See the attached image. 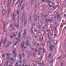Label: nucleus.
Instances as JSON below:
<instances>
[{
  "mask_svg": "<svg viewBox=\"0 0 66 66\" xmlns=\"http://www.w3.org/2000/svg\"><path fill=\"white\" fill-rule=\"evenodd\" d=\"M37 7V6L36 5L35 7V8H36V9Z\"/></svg>",
  "mask_w": 66,
  "mask_h": 66,
  "instance_id": "56",
  "label": "nucleus"
},
{
  "mask_svg": "<svg viewBox=\"0 0 66 66\" xmlns=\"http://www.w3.org/2000/svg\"><path fill=\"white\" fill-rule=\"evenodd\" d=\"M42 49V47H40L39 48V50H41Z\"/></svg>",
  "mask_w": 66,
  "mask_h": 66,
  "instance_id": "52",
  "label": "nucleus"
},
{
  "mask_svg": "<svg viewBox=\"0 0 66 66\" xmlns=\"http://www.w3.org/2000/svg\"><path fill=\"white\" fill-rule=\"evenodd\" d=\"M13 62H12V61H11V62H10V63H11V64H13Z\"/></svg>",
  "mask_w": 66,
  "mask_h": 66,
  "instance_id": "53",
  "label": "nucleus"
},
{
  "mask_svg": "<svg viewBox=\"0 0 66 66\" xmlns=\"http://www.w3.org/2000/svg\"><path fill=\"white\" fill-rule=\"evenodd\" d=\"M16 14H19V10H17V11L16 10L15 11L14 13V15H15Z\"/></svg>",
  "mask_w": 66,
  "mask_h": 66,
  "instance_id": "2",
  "label": "nucleus"
},
{
  "mask_svg": "<svg viewBox=\"0 0 66 66\" xmlns=\"http://www.w3.org/2000/svg\"><path fill=\"white\" fill-rule=\"evenodd\" d=\"M45 29V28L44 27H43V29Z\"/></svg>",
  "mask_w": 66,
  "mask_h": 66,
  "instance_id": "59",
  "label": "nucleus"
},
{
  "mask_svg": "<svg viewBox=\"0 0 66 66\" xmlns=\"http://www.w3.org/2000/svg\"><path fill=\"white\" fill-rule=\"evenodd\" d=\"M24 4H23L22 6V7H21V10H23V8H24Z\"/></svg>",
  "mask_w": 66,
  "mask_h": 66,
  "instance_id": "11",
  "label": "nucleus"
},
{
  "mask_svg": "<svg viewBox=\"0 0 66 66\" xmlns=\"http://www.w3.org/2000/svg\"><path fill=\"white\" fill-rule=\"evenodd\" d=\"M46 31H47L48 33H50V30H46Z\"/></svg>",
  "mask_w": 66,
  "mask_h": 66,
  "instance_id": "21",
  "label": "nucleus"
},
{
  "mask_svg": "<svg viewBox=\"0 0 66 66\" xmlns=\"http://www.w3.org/2000/svg\"><path fill=\"white\" fill-rule=\"evenodd\" d=\"M21 16L20 15L18 16V19L19 20H20L21 19Z\"/></svg>",
  "mask_w": 66,
  "mask_h": 66,
  "instance_id": "12",
  "label": "nucleus"
},
{
  "mask_svg": "<svg viewBox=\"0 0 66 66\" xmlns=\"http://www.w3.org/2000/svg\"><path fill=\"white\" fill-rule=\"evenodd\" d=\"M13 36H16V35H15V34H14L13 35Z\"/></svg>",
  "mask_w": 66,
  "mask_h": 66,
  "instance_id": "60",
  "label": "nucleus"
},
{
  "mask_svg": "<svg viewBox=\"0 0 66 66\" xmlns=\"http://www.w3.org/2000/svg\"><path fill=\"white\" fill-rule=\"evenodd\" d=\"M5 57V54H3V57Z\"/></svg>",
  "mask_w": 66,
  "mask_h": 66,
  "instance_id": "40",
  "label": "nucleus"
},
{
  "mask_svg": "<svg viewBox=\"0 0 66 66\" xmlns=\"http://www.w3.org/2000/svg\"><path fill=\"white\" fill-rule=\"evenodd\" d=\"M7 7L9 6V3H8L7 5Z\"/></svg>",
  "mask_w": 66,
  "mask_h": 66,
  "instance_id": "51",
  "label": "nucleus"
},
{
  "mask_svg": "<svg viewBox=\"0 0 66 66\" xmlns=\"http://www.w3.org/2000/svg\"><path fill=\"white\" fill-rule=\"evenodd\" d=\"M24 23L25 24H27V19H25V21H24Z\"/></svg>",
  "mask_w": 66,
  "mask_h": 66,
  "instance_id": "10",
  "label": "nucleus"
},
{
  "mask_svg": "<svg viewBox=\"0 0 66 66\" xmlns=\"http://www.w3.org/2000/svg\"><path fill=\"white\" fill-rule=\"evenodd\" d=\"M33 45L34 46H35V45H36V42H34Z\"/></svg>",
  "mask_w": 66,
  "mask_h": 66,
  "instance_id": "32",
  "label": "nucleus"
},
{
  "mask_svg": "<svg viewBox=\"0 0 66 66\" xmlns=\"http://www.w3.org/2000/svg\"><path fill=\"white\" fill-rule=\"evenodd\" d=\"M47 20L49 21V22H50V21H53V20L52 19L51 20H49L48 19H47Z\"/></svg>",
  "mask_w": 66,
  "mask_h": 66,
  "instance_id": "20",
  "label": "nucleus"
},
{
  "mask_svg": "<svg viewBox=\"0 0 66 66\" xmlns=\"http://www.w3.org/2000/svg\"><path fill=\"white\" fill-rule=\"evenodd\" d=\"M10 44H11V42L10 41L8 42V45H10Z\"/></svg>",
  "mask_w": 66,
  "mask_h": 66,
  "instance_id": "30",
  "label": "nucleus"
},
{
  "mask_svg": "<svg viewBox=\"0 0 66 66\" xmlns=\"http://www.w3.org/2000/svg\"><path fill=\"white\" fill-rule=\"evenodd\" d=\"M51 54H50V55L48 56L49 57H51Z\"/></svg>",
  "mask_w": 66,
  "mask_h": 66,
  "instance_id": "37",
  "label": "nucleus"
},
{
  "mask_svg": "<svg viewBox=\"0 0 66 66\" xmlns=\"http://www.w3.org/2000/svg\"><path fill=\"white\" fill-rule=\"evenodd\" d=\"M57 20H59L60 19V15L58 14V16H57Z\"/></svg>",
  "mask_w": 66,
  "mask_h": 66,
  "instance_id": "13",
  "label": "nucleus"
},
{
  "mask_svg": "<svg viewBox=\"0 0 66 66\" xmlns=\"http://www.w3.org/2000/svg\"><path fill=\"white\" fill-rule=\"evenodd\" d=\"M38 19H39V16H38Z\"/></svg>",
  "mask_w": 66,
  "mask_h": 66,
  "instance_id": "64",
  "label": "nucleus"
},
{
  "mask_svg": "<svg viewBox=\"0 0 66 66\" xmlns=\"http://www.w3.org/2000/svg\"><path fill=\"white\" fill-rule=\"evenodd\" d=\"M60 57H57V60H60Z\"/></svg>",
  "mask_w": 66,
  "mask_h": 66,
  "instance_id": "38",
  "label": "nucleus"
},
{
  "mask_svg": "<svg viewBox=\"0 0 66 66\" xmlns=\"http://www.w3.org/2000/svg\"><path fill=\"white\" fill-rule=\"evenodd\" d=\"M22 48H23L24 49H27V47L26 46H22Z\"/></svg>",
  "mask_w": 66,
  "mask_h": 66,
  "instance_id": "24",
  "label": "nucleus"
},
{
  "mask_svg": "<svg viewBox=\"0 0 66 66\" xmlns=\"http://www.w3.org/2000/svg\"><path fill=\"white\" fill-rule=\"evenodd\" d=\"M22 17L25 18V12L24 11H23L22 13Z\"/></svg>",
  "mask_w": 66,
  "mask_h": 66,
  "instance_id": "8",
  "label": "nucleus"
},
{
  "mask_svg": "<svg viewBox=\"0 0 66 66\" xmlns=\"http://www.w3.org/2000/svg\"><path fill=\"white\" fill-rule=\"evenodd\" d=\"M7 58L8 59H9V57H9V56H7Z\"/></svg>",
  "mask_w": 66,
  "mask_h": 66,
  "instance_id": "55",
  "label": "nucleus"
},
{
  "mask_svg": "<svg viewBox=\"0 0 66 66\" xmlns=\"http://www.w3.org/2000/svg\"><path fill=\"white\" fill-rule=\"evenodd\" d=\"M24 18L22 17V22H23V21L24 20Z\"/></svg>",
  "mask_w": 66,
  "mask_h": 66,
  "instance_id": "28",
  "label": "nucleus"
},
{
  "mask_svg": "<svg viewBox=\"0 0 66 66\" xmlns=\"http://www.w3.org/2000/svg\"><path fill=\"white\" fill-rule=\"evenodd\" d=\"M20 34H21V33L20 32V33L19 34V35L18 39L19 40H20L19 38L20 39Z\"/></svg>",
  "mask_w": 66,
  "mask_h": 66,
  "instance_id": "14",
  "label": "nucleus"
},
{
  "mask_svg": "<svg viewBox=\"0 0 66 66\" xmlns=\"http://www.w3.org/2000/svg\"><path fill=\"white\" fill-rule=\"evenodd\" d=\"M5 25L4 24V26H3V29H5Z\"/></svg>",
  "mask_w": 66,
  "mask_h": 66,
  "instance_id": "29",
  "label": "nucleus"
},
{
  "mask_svg": "<svg viewBox=\"0 0 66 66\" xmlns=\"http://www.w3.org/2000/svg\"><path fill=\"white\" fill-rule=\"evenodd\" d=\"M34 30L35 32H37V30H36V28H34Z\"/></svg>",
  "mask_w": 66,
  "mask_h": 66,
  "instance_id": "17",
  "label": "nucleus"
},
{
  "mask_svg": "<svg viewBox=\"0 0 66 66\" xmlns=\"http://www.w3.org/2000/svg\"><path fill=\"white\" fill-rule=\"evenodd\" d=\"M12 53H14L15 54V53H15V52L13 51L12 52Z\"/></svg>",
  "mask_w": 66,
  "mask_h": 66,
  "instance_id": "50",
  "label": "nucleus"
},
{
  "mask_svg": "<svg viewBox=\"0 0 66 66\" xmlns=\"http://www.w3.org/2000/svg\"><path fill=\"white\" fill-rule=\"evenodd\" d=\"M38 64H39V66H41L42 64H41V62H38Z\"/></svg>",
  "mask_w": 66,
  "mask_h": 66,
  "instance_id": "31",
  "label": "nucleus"
},
{
  "mask_svg": "<svg viewBox=\"0 0 66 66\" xmlns=\"http://www.w3.org/2000/svg\"><path fill=\"white\" fill-rule=\"evenodd\" d=\"M22 43L23 44H21V48H22V49L23 50V48H22V46H23L24 45V44H25V42L24 41H23L22 42Z\"/></svg>",
  "mask_w": 66,
  "mask_h": 66,
  "instance_id": "4",
  "label": "nucleus"
},
{
  "mask_svg": "<svg viewBox=\"0 0 66 66\" xmlns=\"http://www.w3.org/2000/svg\"><path fill=\"white\" fill-rule=\"evenodd\" d=\"M44 24L45 26H47V24Z\"/></svg>",
  "mask_w": 66,
  "mask_h": 66,
  "instance_id": "57",
  "label": "nucleus"
},
{
  "mask_svg": "<svg viewBox=\"0 0 66 66\" xmlns=\"http://www.w3.org/2000/svg\"><path fill=\"white\" fill-rule=\"evenodd\" d=\"M36 34L37 35H39V31H38V33L37 32Z\"/></svg>",
  "mask_w": 66,
  "mask_h": 66,
  "instance_id": "34",
  "label": "nucleus"
},
{
  "mask_svg": "<svg viewBox=\"0 0 66 66\" xmlns=\"http://www.w3.org/2000/svg\"><path fill=\"white\" fill-rule=\"evenodd\" d=\"M45 21H46V23H48V20H45Z\"/></svg>",
  "mask_w": 66,
  "mask_h": 66,
  "instance_id": "39",
  "label": "nucleus"
},
{
  "mask_svg": "<svg viewBox=\"0 0 66 66\" xmlns=\"http://www.w3.org/2000/svg\"><path fill=\"white\" fill-rule=\"evenodd\" d=\"M19 57L20 58H21V57H22V55L20 54L19 55Z\"/></svg>",
  "mask_w": 66,
  "mask_h": 66,
  "instance_id": "33",
  "label": "nucleus"
},
{
  "mask_svg": "<svg viewBox=\"0 0 66 66\" xmlns=\"http://www.w3.org/2000/svg\"><path fill=\"white\" fill-rule=\"evenodd\" d=\"M12 29L15 30V27H13L12 28Z\"/></svg>",
  "mask_w": 66,
  "mask_h": 66,
  "instance_id": "43",
  "label": "nucleus"
},
{
  "mask_svg": "<svg viewBox=\"0 0 66 66\" xmlns=\"http://www.w3.org/2000/svg\"><path fill=\"white\" fill-rule=\"evenodd\" d=\"M26 46H30V44H29V42H28V40H26Z\"/></svg>",
  "mask_w": 66,
  "mask_h": 66,
  "instance_id": "3",
  "label": "nucleus"
},
{
  "mask_svg": "<svg viewBox=\"0 0 66 66\" xmlns=\"http://www.w3.org/2000/svg\"><path fill=\"white\" fill-rule=\"evenodd\" d=\"M3 31L4 32V31H5V28H3Z\"/></svg>",
  "mask_w": 66,
  "mask_h": 66,
  "instance_id": "54",
  "label": "nucleus"
},
{
  "mask_svg": "<svg viewBox=\"0 0 66 66\" xmlns=\"http://www.w3.org/2000/svg\"><path fill=\"white\" fill-rule=\"evenodd\" d=\"M65 56H65V55L63 57V58H65Z\"/></svg>",
  "mask_w": 66,
  "mask_h": 66,
  "instance_id": "63",
  "label": "nucleus"
},
{
  "mask_svg": "<svg viewBox=\"0 0 66 66\" xmlns=\"http://www.w3.org/2000/svg\"><path fill=\"white\" fill-rule=\"evenodd\" d=\"M16 54H17V53H16L14 54V56L16 57Z\"/></svg>",
  "mask_w": 66,
  "mask_h": 66,
  "instance_id": "25",
  "label": "nucleus"
},
{
  "mask_svg": "<svg viewBox=\"0 0 66 66\" xmlns=\"http://www.w3.org/2000/svg\"><path fill=\"white\" fill-rule=\"evenodd\" d=\"M10 53H7V55H10Z\"/></svg>",
  "mask_w": 66,
  "mask_h": 66,
  "instance_id": "44",
  "label": "nucleus"
},
{
  "mask_svg": "<svg viewBox=\"0 0 66 66\" xmlns=\"http://www.w3.org/2000/svg\"><path fill=\"white\" fill-rule=\"evenodd\" d=\"M63 65H64V64H63V63H62L61 64V66H64Z\"/></svg>",
  "mask_w": 66,
  "mask_h": 66,
  "instance_id": "45",
  "label": "nucleus"
},
{
  "mask_svg": "<svg viewBox=\"0 0 66 66\" xmlns=\"http://www.w3.org/2000/svg\"><path fill=\"white\" fill-rule=\"evenodd\" d=\"M26 30H24L23 31V37L24 38L26 37Z\"/></svg>",
  "mask_w": 66,
  "mask_h": 66,
  "instance_id": "1",
  "label": "nucleus"
},
{
  "mask_svg": "<svg viewBox=\"0 0 66 66\" xmlns=\"http://www.w3.org/2000/svg\"><path fill=\"white\" fill-rule=\"evenodd\" d=\"M29 52V53H28V54H31V52H30L29 51H28L27 52Z\"/></svg>",
  "mask_w": 66,
  "mask_h": 66,
  "instance_id": "19",
  "label": "nucleus"
},
{
  "mask_svg": "<svg viewBox=\"0 0 66 66\" xmlns=\"http://www.w3.org/2000/svg\"><path fill=\"white\" fill-rule=\"evenodd\" d=\"M24 64H26V60H24Z\"/></svg>",
  "mask_w": 66,
  "mask_h": 66,
  "instance_id": "22",
  "label": "nucleus"
},
{
  "mask_svg": "<svg viewBox=\"0 0 66 66\" xmlns=\"http://www.w3.org/2000/svg\"><path fill=\"white\" fill-rule=\"evenodd\" d=\"M6 12L5 11V10H4L3 11V14H4V13H5Z\"/></svg>",
  "mask_w": 66,
  "mask_h": 66,
  "instance_id": "27",
  "label": "nucleus"
},
{
  "mask_svg": "<svg viewBox=\"0 0 66 66\" xmlns=\"http://www.w3.org/2000/svg\"><path fill=\"white\" fill-rule=\"evenodd\" d=\"M14 14H13V17H14V18H15V17H14V16H15V15H14Z\"/></svg>",
  "mask_w": 66,
  "mask_h": 66,
  "instance_id": "48",
  "label": "nucleus"
},
{
  "mask_svg": "<svg viewBox=\"0 0 66 66\" xmlns=\"http://www.w3.org/2000/svg\"><path fill=\"white\" fill-rule=\"evenodd\" d=\"M12 46V47H13V48H14L15 47V45H13Z\"/></svg>",
  "mask_w": 66,
  "mask_h": 66,
  "instance_id": "47",
  "label": "nucleus"
},
{
  "mask_svg": "<svg viewBox=\"0 0 66 66\" xmlns=\"http://www.w3.org/2000/svg\"><path fill=\"white\" fill-rule=\"evenodd\" d=\"M34 17L35 19L34 20L36 22V20H37V15H36V14L35 15Z\"/></svg>",
  "mask_w": 66,
  "mask_h": 66,
  "instance_id": "7",
  "label": "nucleus"
},
{
  "mask_svg": "<svg viewBox=\"0 0 66 66\" xmlns=\"http://www.w3.org/2000/svg\"><path fill=\"white\" fill-rule=\"evenodd\" d=\"M42 40H40L41 41H43V40L44 39V37H43V36L42 37Z\"/></svg>",
  "mask_w": 66,
  "mask_h": 66,
  "instance_id": "35",
  "label": "nucleus"
},
{
  "mask_svg": "<svg viewBox=\"0 0 66 66\" xmlns=\"http://www.w3.org/2000/svg\"><path fill=\"white\" fill-rule=\"evenodd\" d=\"M11 11V9H9L8 10V16H9V14H10V12Z\"/></svg>",
  "mask_w": 66,
  "mask_h": 66,
  "instance_id": "9",
  "label": "nucleus"
},
{
  "mask_svg": "<svg viewBox=\"0 0 66 66\" xmlns=\"http://www.w3.org/2000/svg\"><path fill=\"white\" fill-rule=\"evenodd\" d=\"M9 45L8 44H7L6 45V47H9Z\"/></svg>",
  "mask_w": 66,
  "mask_h": 66,
  "instance_id": "42",
  "label": "nucleus"
},
{
  "mask_svg": "<svg viewBox=\"0 0 66 66\" xmlns=\"http://www.w3.org/2000/svg\"><path fill=\"white\" fill-rule=\"evenodd\" d=\"M10 28H13V25H12V24H11L10 26Z\"/></svg>",
  "mask_w": 66,
  "mask_h": 66,
  "instance_id": "26",
  "label": "nucleus"
},
{
  "mask_svg": "<svg viewBox=\"0 0 66 66\" xmlns=\"http://www.w3.org/2000/svg\"><path fill=\"white\" fill-rule=\"evenodd\" d=\"M10 38H13V36H11L10 37Z\"/></svg>",
  "mask_w": 66,
  "mask_h": 66,
  "instance_id": "62",
  "label": "nucleus"
},
{
  "mask_svg": "<svg viewBox=\"0 0 66 66\" xmlns=\"http://www.w3.org/2000/svg\"><path fill=\"white\" fill-rule=\"evenodd\" d=\"M22 2H21L20 3H19V4L20 5V6H21V4H22Z\"/></svg>",
  "mask_w": 66,
  "mask_h": 66,
  "instance_id": "36",
  "label": "nucleus"
},
{
  "mask_svg": "<svg viewBox=\"0 0 66 66\" xmlns=\"http://www.w3.org/2000/svg\"><path fill=\"white\" fill-rule=\"evenodd\" d=\"M16 27H18V28H19V23H18L16 25H15Z\"/></svg>",
  "mask_w": 66,
  "mask_h": 66,
  "instance_id": "16",
  "label": "nucleus"
},
{
  "mask_svg": "<svg viewBox=\"0 0 66 66\" xmlns=\"http://www.w3.org/2000/svg\"><path fill=\"white\" fill-rule=\"evenodd\" d=\"M28 22L29 23H31V16H29Z\"/></svg>",
  "mask_w": 66,
  "mask_h": 66,
  "instance_id": "5",
  "label": "nucleus"
},
{
  "mask_svg": "<svg viewBox=\"0 0 66 66\" xmlns=\"http://www.w3.org/2000/svg\"><path fill=\"white\" fill-rule=\"evenodd\" d=\"M66 14H65L64 15V17H65V16H66Z\"/></svg>",
  "mask_w": 66,
  "mask_h": 66,
  "instance_id": "58",
  "label": "nucleus"
},
{
  "mask_svg": "<svg viewBox=\"0 0 66 66\" xmlns=\"http://www.w3.org/2000/svg\"><path fill=\"white\" fill-rule=\"evenodd\" d=\"M42 1L43 2H45L46 1L45 0H42Z\"/></svg>",
  "mask_w": 66,
  "mask_h": 66,
  "instance_id": "41",
  "label": "nucleus"
},
{
  "mask_svg": "<svg viewBox=\"0 0 66 66\" xmlns=\"http://www.w3.org/2000/svg\"><path fill=\"white\" fill-rule=\"evenodd\" d=\"M19 32H16V34H17V35H18V34H19Z\"/></svg>",
  "mask_w": 66,
  "mask_h": 66,
  "instance_id": "46",
  "label": "nucleus"
},
{
  "mask_svg": "<svg viewBox=\"0 0 66 66\" xmlns=\"http://www.w3.org/2000/svg\"><path fill=\"white\" fill-rule=\"evenodd\" d=\"M54 43L55 44H56L57 43V40H54Z\"/></svg>",
  "mask_w": 66,
  "mask_h": 66,
  "instance_id": "15",
  "label": "nucleus"
},
{
  "mask_svg": "<svg viewBox=\"0 0 66 66\" xmlns=\"http://www.w3.org/2000/svg\"><path fill=\"white\" fill-rule=\"evenodd\" d=\"M54 46H53V45H52L51 46H50V50L51 51L52 50L53 48H54Z\"/></svg>",
  "mask_w": 66,
  "mask_h": 66,
  "instance_id": "6",
  "label": "nucleus"
},
{
  "mask_svg": "<svg viewBox=\"0 0 66 66\" xmlns=\"http://www.w3.org/2000/svg\"><path fill=\"white\" fill-rule=\"evenodd\" d=\"M40 52L41 51L40 50H39V51H38V52Z\"/></svg>",
  "mask_w": 66,
  "mask_h": 66,
  "instance_id": "61",
  "label": "nucleus"
},
{
  "mask_svg": "<svg viewBox=\"0 0 66 66\" xmlns=\"http://www.w3.org/2000/svg\"><path fill=\"white\" fill-rule=\"evenodd\" d=\"M18 64H15V66H18Z\"/></svg>",
  "mask_w": 66,
  "mask_h": 66,
  "instance_id": "49",
  "label": "nucleus"
},
{
  "mask_svg": "<svg viewBox=\"0 0 66 66\" xmlns=\"http://www.w3.org/2000/svg\"><path fill=\"white\" fill-rule=\"evenodd\" d=\"M43 57L42 56V55H40V58H39V59H43Z\"/></svg>",
  "mask_w": 66,
  "mask_h": 66,
  "instance_id": "18",
  "label": "nucleus"
},
{
  "mask_svg": "<svg viewBox=\"0 0 66 66\" xmlns=\"http://www.w3.org/2000/svg\"><path fill=\"white\" fill-rule=\"evenodd\" d=\"M31 33L32 34H33V27H32L31 30Z\"/></svg>",
  "mask_w": 66,
  "mask_h": 66,
  "instance_id": "23",
  "label": "nucleus"
}]
</instances>
